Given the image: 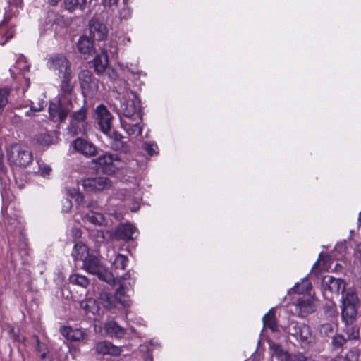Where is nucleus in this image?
I'll use <instances>...</instances> for the list:
<instances>
[{"instance_id": "nucleus-1", "label": "nucleus", "mask_w": 361, "mask_h": 361, "mask_svg": "<svg viewBox=\"0 0 361 361\" xmlns=\"http://www.w3.org/2000/svg\"><path fill=\"white\" fill-rule=\"evenodd\" d=\"M82 269L109 284L114 283L115 278L113 274L106 268L100 259L94 255H87L84 258Z\"/></svg>"}, {"instance_id": "nucleus-2", "label": "nucleus", "mask_w": 361, "mask_h": 361, "mask_svg": "<svg viewBox=\"0 0 361 361\" xmlns=\"http://www.w3.org/2000/svg\"><path fill=\"white\" fill-rule=\"evenodd\" d=\"M8 160L12 166L26 167L33 160L32 153L27 147L14 144L7 150Z\"/></svg>"}, {"instance_id": "nucleus-3", "label": "nucleus", "mask_w": 361, "mask_h": 361, "mask_svg": "<svg viewBox=\"0 0 361 361\" xmlns=\"http://www.w3.org/2000/svg\"><path fill=\"white\" fill-rule=\"evenodd\" d=\"M283 331L300 341L302 345H308L314 341L311 328L305 324L290 321L288 325L283 328Z\"/></svg>"}, {"instance_id": "nucleus-4", "label": "nucleus", "mask_w": 361, "mask_h": 361, "mask_svg": "<svg viewBox=\"0 0 361 361\" xmlns=\"http://www.w3.org/2000/svg\"><path fill=\"white\" fill-rule=\"evenodd\" d=\"M133 98L128 99H124L123 101L119 100V106L116 104L115 108L121 118H136L137 116H142L140 102L137 97V95L133 92H130Z\"/></svg>"}, {"instance_id": "nucleus-5", "label": "nucleus", "mask_w": 361, "mask_h": 361, "mask_svg": "<svg viewBox=\"0 0 361 361\" xmlns=\"http://www.w3.org/2000/svg\"><path fill=\"white\" fill-rule=\"evenodd\" d=\"M342 300L341 317L343 322L344 323H354L356 320L359 303L357 294L353 291L348 292L345 297H342Z\"/></svg>"}, {"instance_id": "nucleus-6", "label": "nucleus", "mask_w": 361, "mask_h": 361, "mask_svg": "<svg viewBox=\"0 0 361 361\" xmlns=\"http://www.w3.org/2000/svg\"><path fill=\"white\" fill-rule=\"evenodd\" d=\"M323 294L326 298H332L335 295L343 294L345 290V282L341 279H336L331 276H325L322 281Z\"/></svg>"}, {"instance_id": "nucleus-7", "label": "nucleus", "mask_w": 361, "mask_h": 361, "mask_svg": "<svg viewBox=\"0 0 361 361\" xmlns=\"http://www.w3.org/2000/svg\"><path fill=\"white\" fill-rule=\"evenodd\" d=\"M47 66L59 78L73 75L69 61L62 54H54L50 56Z\"/></svg>"}, {"instance_id": "nucleus-8", "label": "nucleus", "mask_w": 361, "mask_h": 361, "mask_svg": "<svg viewBox=\"0 0 361 361\" xmlns=\"http://www.w3.org/2000/svg\"><path fill=\"white\" fill-rule=\"evenodd\" d=\"M92 163L99 165L104 173L111 175L118 171L121 160L117 154L106 153L93 159Z\"/></svg>"}, {"instance_id": "nucleus-9", "label": "nucleus", "mask_w": 361, "mask_h": 361, "mask_svg": "<svg viewBox=\"0 0 361 361\" xmlns=\"http://www.w3.org/2000/svg\"><path fill=\"white\" fill-rule=\"evenodd\" d=\"M81 89L84 94L93 96L99 89L98 80L89 70H82L78 75Z\"/></svg>"}, {"instance_id": "nucleus-10", "label": "nucleus", "mask_w": 361, "mask_h": 361, "mask_svg": "<svg viewBox=\"0 0 361 361\" xmlns=\"http://www.w3.org/2000/svg\"><path fill=\"white\" fill-rule=\"evenodd\" d=\"M82 185L86 191L99 192L110 188L111 182L107 177L97 176L84 179Z\"/></svg>"}, {"instance_id": "nucleus-11", "label": "nucleus", "mask_w": 361, "mask_h": 361, "mask_svg": "<svg viewBox=\"0 0 361 361\" xmlns=\"http://www.w3.org/2000/svg\"><path fill=\"white\" fill-rule=\"evenodd\" d=\"M142 116H137L133 118H121L122 128L129 136L137 137L140 135L142 130L141 126Z\"/></svg>"}, {"instance_id": "nucleus-12", "label": "nucleus", "mask_w": 361, "mask_h": 361, "mask_svg": "<svg viewBox=\"0 0 361 361\" xmlns=\"http://www.w3.org/2000/svg\"><path fill=\"white\" fill-rule=\"evenodd\" d=\"M73 149L85 157H93L97 154L96 146L91 142L78 137L72 142Z\"/></svg>"}, {"instance_id": "nucleus-13", "label": "nucleus", "mask_w": 361, "mask_h": 361, "mask_svg": "<svg viewBox=\"0 0 361 361\" xmlns=\"http://www.w3.org/2000/svg\"><path fill=\"white\" fill-rule=\"evenodd\" d=\"M105 134L109 137V145L111 149L123 152L128 151V142L125 140V137L121 134L112 130Z\"/></svg>"}, {"instance_id": "nucleus-14", "label": "nucleus", "mask_w": 361, "mask_h": 361, "mask_svg": "<svg viewBox=\"0 0 361 361\" xmlns=\"http://www.w3.org/2000/svg\"><path fill=\"white\" fill-rule=\"evenodd\" d=\"M89 30L90 35L97 40H104L108 36V29L106 25L97 18L90 20Z\"/></svg>"}, {"instance_id": "nucleus-15", "label": "nucleus", "mask_w": 361, "mask_h": 361, "mask_svg": "<svg viewBox=\"0 0 361 361\" xmlns=\"http://www.w3.org/2000/svg\"><path fill=\"white\" fill-rule=\"evenodd\" d=\"M97 123L101 130L104 133H109L111 130L112 116L106 107L99 105L97 108Z\"/></svg>"}, {"instance_id": "nucleus-16", "label": "nucleus", "mask_w": 361, "mask_h": 361, "mask_svg": "<svg viewBox=\"0 0 361 361\" xmlns=\"http://www.w3.org/2000/svg\"><path fill=\"white\" fill-rule=\"evenodd\" d=\"M71 109L61 102L58 104L51 103L49 106V117L54 121L63 122L66 120Z\"/></svg>"}, {"instance_id": "nucleus-17", "label": "nucleus", "mask_w": 361, "mask_h": 361, "mask_svg": "<svg viewBox=\"0 0 361 361\" xmlns=\"http://www.w3.org/2000/svg\"><path fill=\"white\" fill-rule=\"evenodd\" d=\"M129 277L130 274L128 273H126L122 277L123 282L117 288L114 295L116 302H118L123 306H129L130 303V296L128 293L130 290L128 286H130V283L129 282L128 284L126 283V280Z\"/></svg>"}, {"instance_id": "nucleus-18", "label": "nucleus", "mask_w": 361, "mask_h": 361, "mask_svg": "<svg viewBox=\"0 0 361 361\" xmlns=\"http://www.w3.org/2000/svg\"><path fill=\"white\" fill-rule=\"evenodd\" d=\"M295 312L300 317H305L316 310V307L310 298H300L294 305Z\"/></svg>"}, {"instance_id": "nucleus-19", "label": "nucleus", "mask_w": 361, "mask_h": 361, "mask_svg": "<svg viewBox=\"0 0 361 361\" xmlns=\"http://www.w3.org/2000/svg\"><path fill=\"white\" fill-rule=\"evenodd\" d=\"M136 228L130 224H122L118 225L113 232V236L116 240L128 241L133 239Z\"/></svg>"}, {"instance_id": "nucleus-20", "label": "nucleus", "mask_w": 361, "mask_h": 361, "mask_svg": "<svg viewBox=\"0 0 361 361\" xmlns=\"http://www.w3.org/2000/svg\"><path fill=\"white\" fill-rule=\"evenodd\" d=\"M77 48L83 55L91 56L94 53V42L87 35L80 37L77 42Z\"/></svg>"}, {"instance_id": "nucleus-21", "label": "nucleus", "mask_w": 361, "mask_h": 361, "mask_svg": "<svg viewBox=\"0 0 361 361\" xmlns=\"http://www.w3.org/2000/svg\"><path fill=\"white\" fill-rule=\"evenodd\" d=\"M96 351L102 355H118L121 349L109 341H101L96 345Z\"/></svg>"}, {"instance_id": "nucleus-22", "label": "nucleus", "mask_w": 361, "mask_h": 361, "mask_svg": "<svg viewBox=\"0 0 361 361\" xmlns=\"http://www.w3.org/2000/svg\"><path fill=\"white\" fill-rule=\"evenodd\" d=\"M94 71L97 74H101L104 72L109 65V57L106 50H102V52L97 54L93 61Z\"/></svg>"}, {"instance_id": "nucleus-23", "label": "nucleus", "mask_w": 361, "mask_h": 361, "mask_svg": "<svg viewBox=\"0 0 361 361\" xmlns=\"http://www.w3.org/2000/svg\"><path fill=\"white\" fill-rule=\"evenodd\" d=\"M60 332L65 338L72 341H79L84 338L83 331L78 329L62 326L60 329Z\"/></svg>"}, {"instance_id": "nucleus-24", "label": "nucleus", "mask_w": 361, "mask_h": 361, "mask_svg": "<svg viewBox=\"0 0 361 361\" xmlns=\"http://www.w3.org/2000/svg\"><path fill=\"white\" fill-rule=\"evenodd\" d=\"M104 329L108 335L113 337L121 338L125 334V330L115 321L109 320L104 324Z\"/></svg>"}, {"instance_id": "nucleus-25", "label": "nucleus", "mask_w": 361, "mask_h": 361, "mask_svg": "<svg viewBox=\"0 0 361 361\" xmlns=\"http://www.w3.org/2000/svg\"><path fill=\"white\" fill-rule=\"evenodd\" d=\"M89 254V250L85 244L82 242H78L74 245L71 252V256L74 261L82 260Z\"/></svg>"}, {"instance_id": "nucleus-26", "label": "nucleus", "mask_w": 361, "mask_h": 361, "mask_svg": "<svg viewBox=\"0 0 361 361\" xmlns=\"http://www.w3.org/2000/svg\"><path fill=\"white\" fill-rule=\"evenodd\" d=\"M262 321L264 326L271 329V331H278L276 311L274 308L270 309L269 311L263 317Z\"/></svg>"}, {"instance_id": "nucleus-27", "label": "nucleus", "mask_w": 361, "mask_h": 361, "mask_svg": "<svg viewBox=\"0 0 361 361\" xmlns=\"http://www.w3.org/2000/svg\"><path fill=\"white\" fill-rule=\"evenodd\" d=\"M99 302L106 310L115 307L116 304L115 296L104 290L99 293Z\"/></svg>"}, {"instance_id": "nucleus-28", "label": "nucleus", "mask_w": 361, "mask_h": 361, "mask_svg": "<svg viewBox=\"0 0 361 361\" xmlns=\"http://www.w3.org/2000/svg\"><path fill=\"white\" fill-rule=\"evenodd\" d=\"M344 336L348 341H356L360 337V331L358 327L354 323H345L343 329Z\"/></svg>"}, {"instance_id": "nucleus-29", "label": "nucleus", "mask_w": 361, "mask_h": 361, "mask_svg": "<svg viewBox=\"0 0 361 361\" xmlns=\"http://www.w3.org/2000/svg\"><path fill=\"white\" fill-rule=\"evenodd\" d=\"M85 219L97 226H102L106 224L104 215L100 212L93 210H90L87 212Z\"/></svg>"}, {"instance_id": "nucleus-30", "label": "nucleus", "mask_w": 361, "mask_h": 361, "mask_svg": "<svg viewBox=\"0 0 361 361\" xmlns=\"http://www.w3.org/2000/svg\"><path fill=\"white\" fill-rule=\"evenodd\" d=\"M15 35L14 25H0V45H4L8 40L12 39Z\"/></svg>"}, {"instance_id": "nucleus-31", "label": "nucleus", "mask_w": 361, "mask_h": 361, "mask_svg": "<svg viewBox=\"0 0 361 361\" xmlns=\"http://www.w3.org/2000/svg\"><path fill=\"white\" fill-rule=\"evenodd\" d=\"M87 5V0H64L65 8L69 12L83 11Z\"/></svg>"}, {"instance_id": "nucleus-32", "label": "nucleus", "mask_w": 361, "mask_h": 361, "mask_svg": "<svg viewBox=\"0 0 361 361\" xmlns=\"http://www.w3.org/2000/svg\"><path fill=\"white\" fill-rule=\"evenodd\" d=\"M35 338L36 340L35 350L39 353L40 360L42 361H52V357L49 354L47 346L40 343L38 336H35Z\"/></svg>"}, {"instance_id": "nucleus-33", "label": "nucleus", "mask_w": 361, "mask_h": 361, "mask_svg": "<svg viewBox=\"0 0 361 361\" xmlns=\"http://www.w3.org/2000/svg\"><path fill=\"white\" fill-rule=\"evenodd\" d=\"M73 75H70L59 78L61 80L60 90L64 95H70L73 90Z\"/></svg>"}, {"instance_id": "nucleus-34", "label": "nucleus", "mask_w": 361, "mask_h": 361, "mask_svg": "<svg viewBox=\"0 0 361 361\" xmlns=\"http://www.w3.org/2000/svg\"><path fill=\"white\" fill-rule=\"evenodd\" d=\"M68 280L71 283L82 288H87L90 283L89 279L85 276L79 274H71Z\"/></svg>"}, {"instance_id": "nucleus-35", "label": "nucleus", "mask_w": 361, "mask_h": 361, "mask_svg": "<svg viewBox=\"0 0 361 361\" xmlns=\"http://www.w3.org/2000/svg\"><path fill=\"white\" fill-rule=\"evenodd\" d=\"M345 336L342 334H337L332 337L331 346L334 350H341L343 345L347 343Z\"/></svg>"}, {"instance_id": "nucleus-36", "label": "nucleus", "mask_w": 361, "mask_h": 361, "mask_svg": "<svg viewBox=\"0 0 361 361\" xmlns=\"http://www.w3.org/2000/svg\"><path fill=\"white\" fill-rule=\"evenodd\" d=\"M311 287V283L307 278H304L300 283H296L293 288L292 290L295 293L302 294L308 290Z\"/></svg>"}, {"instance_id": "nucleus-37", "label": "nucleus", "mask_w": 361, "mask_h": 361, "mask_svg": "<svg viewBox=\"0 0 361 361\" xmlns=\"http://www.w3.org/2000/svg\"><path fill=\"white\" fill-rule=\"evenodd\" d=\"M127 262L128 258L121 254H118L113 262V266L116 269L123 270L126 267Z\"/></svg>"}, {"instance_id": "nucleus-38", "label": "nucleus", "mask_w": 361, "mask_h": 361, "mask_svg": "<svg viewBox=\"0 0 361 361\" xmlns=\"http://www.w3.org/2000/svg\"><path fill=\"white\" fill-rule=\"evenodd\" d=\"M10 94L8 88L0 89V115L2 114L4 107L8 103V97Z\"/></svg>"}, {"instance_id": "nucleus-39", "label": "nucleus", "mask_w": 361, "mask_h": 361, "mask_svg": "<svg viewBox=\"0 0 361 361\" xmlns=\"http://www.w3.org/2000/svg\"><path fill=\"white\" fill-rule=\"evenodd\" d=\"M272 348L274 355L280 359L281 361H286V355H290L286 351H285L282 347L278 344H274Z\"/></svg>"}, {"instance_id": "nucleus-40", "label": "nucleus", "mask_w": 361, "mask_h": 361, "mask_svg": "<svg viewBox=\"0 0 361 361\" xmlns=\"http://www.w3.org/2000/svg\"><path fill=\"white\" fill-rule=\"evenodd\" d=\"M286 361H314L311 357L298 353L286 355Z\"/></svg>"}, {"instance_id": "nucleus-41", "label": "nucleus", "mask_w": 361, "mask_h": 361, "mask_svg": "<svg viewBox=\"0 0 361 361\" xmlns=\"http://www.w3.org/2000/svg\"><path fill=\"white\" fill-rule=\"evenodd\" d=\"M26 106H30V108L35 112H39L43 110L44 102L39 99L36 102L33 100H29Z\"/></svg>"}, {"instance_id": "nucleus-42", "label": "nucleus", "mask_w": 361, "mask_h": 361, "mask_svg": "<svg viewBox=\"0 0 361 361\" xmlns=\"http://www.w3.org/2000/svg\"><path fill=\"white\" fill-rule=\"evenodd\" d=\"M37 142L42 146H47L51 142V137L46 133H41L36 136Z\"/></svg>"}, {"instance_id": "nucleus-43", "label": "nucleus", "mask_w": 361, "mask_h": 361, "mask_svg": "<svg viewBox=\"0 0 361 361\" xmlns=\"http://www.w3.org/2000/svg\"><path fill=\"white\" fill-rule=\"evenodd\" d=\"M86 109L82 107L78 111H75L72 115V118L76 121L83 122L86 118Z\"/></svg>"}, {"instance_id": "nucleus-44", "label": "nucleus", "mask_w": 361, "mask_h": 361, "mask_svg": "<svg viewBox=\"0 0 361 361\" xmlns=\"http://www.w3.org/2000/svg\"><path fill=\"white\" fill-rule=\"evenodd\" d=\"M333 330V326L329 323L323 324L319 326L320 334L326 336H328L331 333H332Z\"/></svg>"}, {"instance_id": "nucleus-45", "label": "nucleus", "mask_w": 361, "mask_h": 361, "mask_svg": "<svg viewBox=\"0 0 361 361\" xmlns=\"http://www.w3.org/2000/svg\"><path fill=\"white\" fill-rule=\"evenodd\" d=\"M71 196L73 199H74V200L76 202V203L78 204V205H82L84 204V196L82 195V194L77 190H75V189L71 192Z\"/></svg>"}, {"instance_id": "nucleus-46", "label": "nucleus", "mask_w": 361, "mask_h": 361, "mask_svg": "<svg viewBox=\"0 0 361 361\" xmlns=\"http://www.w3.org/2000/svg\"><path fill=\"white\" fill-rule=\"evenodd\" d=\"M324 310L325 313L329 314V316L331 317H334L335 315L337 314L336 305L332 302L325 305L324 307Z\"/></svg>"}, {"instance_id": "nucleus-47", "label": "nucleus", "mask_w": 361, "mask_h": 361, "mask_svg": "<svg viewBox=\"0 0 361 361\" xmlns=\"http://www.w3.org/2000/svg\"><path fill=\"white\" fill-rule=\"evenodd\" d=\"M143 149L150 155L152 156L157 153V146L153 143H145L143 145Z\"/></svg>"}, {"instance_id": "nucleus-48", "label": "nucleus", "mask_w": 361, "mask_h": 361, "mask_svg": "<svg viewBox=\"0 0 361 361\" xmlns=\"http://www.w3.org/2000/svg\"><path fill=\"white\" fill-rule=\"evenodd\" d=\"M51 171V168L50 167V166L44 164H39V172L42 176H48L50 174Z\"/></svg>"}, {"instance_id": "nucleus-49", "label": "nucleus", "mask_w": 361, "mask_h": 361, "mask_svg": "<svg viewBox=\"0 0 361 361\" xmlns=\"http://www.w3.org/2000/svg\"><path fill=\"white\" fill-rule=\"evenodd\" d=\"M16 15V12H12L11 10L6 11L3 20L0 22L1 25H9L8 22L12 17Z\"/></svg>"}, {"instance_id": "nucleus-50", "label": "nucleus", "mask_w": 361, "mask_h": 361, "mask_svg": "<svg viewBox=\"0 0 361 361\" xmlns=\"http://www.w3.org/2000/svg\"><path fill=\"white\" fill-rule=\"evenodd\" d=\"M18 333H19V330L16 331L15 329L12 328L11 330L10 331L11 337L15 341H18V342H20V343H23L25 341V338L23 337V336H20Z\"/></svg>"}, {"instance_id": "nucleus-51", "label": "nucleus", "mask_w": 361, "mask_h": 361, "mask_svg": "<svg viewBox=\"0 0 361 361\" xmlns=\"http://www.w3.org/2000/svg\"><path fill=\"white\" fill-rule=\"evenodd\" d=\"M119 0H102V4L104 7H111L113 6H116L118 3Z\"/></svg>"}, {"instance_id": "nucleus-52", "label": "nucleus", "mask_w": 361, "mask_h": 361, "mask_svg": "<svg viewBox=\"0 0 361 361\" xmlns=\"http://www.w3.org/2000/svg\"><path fill=\"white\" fill-rule=\"evenodd\" d=\"M93 302L91 298L82 300L80 302V307L84 309L85 311H89V304Z\"/></svg>"}, {"instance_id": "nucleus-53", "label": "nucleus", "mask_w": 361, "mask_h": 361, "mask_svg": "<svg viewBox=\"0 0 361 361\" xmlns=\"http://www.w3.org/2000/svg\"><path fill=\"white\" fill-rule=\"evenodd\" d=\"M23 0H10L8 1V6L10 8L15 6L16 8H21L23 6Z\"/></svg>"}, {"instance_id": "nucleus-54", "label": "nucleus", "mask_w": 361, "mask_h": 361, "mask_svg": "<svg viewBox=\"0 0 361 361\" xmlns=\"http://www.w3.org/2000/svg\"><path fill=\"white\" fill-rule=\"evenodd\" d=\"M356 252L358 255L357 257H359L361 261V242L356 247Z\"/></svg>"}, {"instance_id": "nucleus-55", "label": "nucleus", "mask_w": 361, "mask_h": 361, "mask_svg": "<svg viewBox=\"0 0 361 361\" xmlns=\"http://www.w3.org/2000/svg\"><path fill=\"white\" fill-rule=\"evenodd\" d=\"M64 204L67 207V209L66 211L68 212L71 208V202L69 200L66 199L64 201Z\"/></svg>"}, {"instance_id": "nucleus-56", "label": "nucleus", "mask_w": 361, "mask_h": 361, "mask_svg": "<svg viewBox=\"0 0 361 361\" xmlns=\"http://www.w3.org/2000/svg\"><path fill=\"white\" fill-rule=\"evenodd\" d=\"M34 112H35L34 111H32L31 109H30V110L26 111L25 114L26 116L31 117V116H34V114H33Z\"/></svg>"}, {"instance_id": "nucleus-57", "label": "nucleus", "mask_w": 361, "mask_h": 361, "mask_svg": "<svg viewBox=\"0 0 361 361\" xmlns=\"http://www.w3.org/2000/svg\"><path fill=\"white\" fill-rule=\"evenodd\" d=\"M145 361H152V355L150 354H148L146 357H145Z\"/></svg>"}, {"instance_id": "nucleus-58", "label": "nucleus", "mask_w": 361, "mask_h": 361, "mask_svg": "<svg viewBox=\"0 0 361 361\" xmlns=\"http://www.w3.org/2000/svg\"><path fill=\"white\" fill-rule=\"evenodd\" d=\"M87 207L88 208H93V207H94V206H93V203H92V202L90 203L89 204H87Z\"/></svg>"}, {"instance_id": "nucleus-59", "label": "nucleus", "mask_w": 361, "mask_h": 361, "mask_svg": "<svg viewBox=\"0 0 361 361\" xmlns=\"http://www.w3.org/2000/svg\"><path fill=\"white\" fill-rule=\"evenodd\" d=\"M27 87L29 86V84H30V80L29 79L27 80Z\"/></svg>"}, {"instance_id": "nucleus-60", "label": "nucleus", "mask_w": 361, "mask_h": 361, "mask_svg": "<svg viewBox=\"0 0 361 361\" xmlns=\"http://www.w3.org/2000/svg\"><path fill=\"white\" fill-rule=\"evenodd\" d=\"M51 15H54V13H51H51H49V16H51Z\"/></svg>"}, {"instance_id": "nucleus-61", "label": "nucleus", "mask_w": 361, "mask_h": 361, "mask_svg": "<svg viewBox=\"0 0 361 361\" xmlns=\"http://www.w3.org/2000/svg\"><path fill=\"white\" fill-rule=\"evenodd\" d=\"M51 15H54V13H51H51H49V16H51Z\"/></svg>"}, {"instance_id": "nucleus-62", "label": "nucleus", "mask_w": 361, "mask_h": 361, "mask_svg": "<svg viewBox=\"0 0 361 361\" xmlns=\"http://www.w3.org/2000/svg\"><path fill=\"white\" fill-rule=\"evenodd\" d=\"M51 15H54V13H51H51H49V16H51Z\"/></svg>"}]
</instances>
